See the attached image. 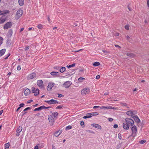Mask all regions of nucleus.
Masks as SVG:
<instances>
[{"mask_svg": "<svg viewBox=\"0 0 149 149\" xmlns=\"http://www.w3.org/2000/svg\"><path fill=\"white\" fill-rule=\"evenodd\" d=\"M90 92V89L88 87L84 88L82 89L81 91V94L83 96L89 94Z\"/></svg>", "mask_w": 149, "mask_h": 149, "instance_id": "obj_1", "label": "nucleus"}, {"mask_svg": "<svg viewBox=\"0 0 149 149\" xmlns=\"http://www.w3.org/2000/svg\"><path fill=\"white\" fill-rule=\"evenodd\" d=\"M132 131V134L130 136L135 137L136 135L137 127L136 126L134 125L131 128Z\"/></svg>", "mask_w": 149, "mask_h": 149, "instance_id": "obj_2", "label": "nucleus"}, {"mask_svg": "<svg viewBox=\"0 0 149 149\" xmlns=\"http://www.w3.org/2000/svg\"><path fill=\"white\" fill-rule=\"evenodd\" d=\"M126 122L129 126H132L134 123V122L133 120L130 118H127L125 119Z\"/></svg>", "mask_w": 149, "mask_h": 149, "instance_id": "obj_3", "label": "nucleus"}, {"mask_svg": "<svg viewBox=\"0 0 149 149\" xmlns=\"http://www.w3.org/2000/svg\"><path fill=\"white\" fill-rule=\"evenodd\" d=\"M23 11L22 10H19L16 13L15 18L18 19L23 14Z\"/></svg>", "mask_w": 149, "mask_h": 149, "instance_id": "obj_4", "label": "nucleus"}, {"mask_svg": "<svg viewBox=\"0 0 149 149\" xmlns=\"http://www.w3.org/2000/svg\"><path fill=\"white\" fill-rule=\"evenodd\" d=\"M37 85L40 88H44L43 83L42 80H38L37 81Z\"/></svg>", "mask_w": 149, "mask_h": 149, "instance_id": "obj_5", "label": "nucleus"}, {"mask_svg": "<svg viewBox=\"0 0 149 149\" xmlns=\"http://www.w3.org/2000/svg\"><path fill=\"white\" fill-rule=\"evenodd\" d=\"M12 25V22H9L5 24L3 26V29H7L10 28Z\"/></svg>", "mask_w": 149, "mask_h": 149, "instance_id": "obj_6", "label": "nucleus"}, {"mask_svg": "<svg viewBox=\"0 0 149 149\" xmlns=\"http://www.w3.org/2000/svg\"><path fill=\"white\" fill-rule=\"evenodd\" d=\"M44 102L47 103L49 104H53L59 103L58 102L57 100H54L53 99H51L49 100H45L44 101Z\"/></svg>", "mask_w": 149, "mask_h": 149, "instance_id": "obj_7", "label": "nucleus"}, {"mask_svg": "<svg viewBox=\"0 0 149 149\" xmlns=\"http://www.w3.org/2000/svg\"><path fill=\"white\" fill-rule=\"evenodd\" d=\"M36 74L35 72H33L31 74H29L27 77V79L28 80L31 79L35 77Z\"/></svg>", "mask_w": 149, "mask_h": 149, "instance_id": "obj_8", "label": "nucleus"}, {"mask_svg": "<svg viewBox=\"0 0 149 149\" xmlns=\"http://www.w3.org/2000/svg\"><path fill=\"white\" fill-rule=\"evenodd\" d=\"M31 91L32 92L34 93L35 95L36 96L39 94V89L38 88H36L34 87H32Z\"/></svg>", "mask_w": 149, "mask_h": 149, "instance_id": "obj_9", "label": "nucleus"}, {"mask_svg": "<svg viewBox=\"0 0 149 149\" xmlns=\"http://www.w3.org/2000/svg\"><path fill=\"white\" fill-rule=\"evenodd\" d=\"M48 118L49 121L52 124V125H53V123L54 122L55 120L56 119H54L52 115H49L48 116Z\"/></svg>", "mask_w": 149, "mask_h": 149, "instance_id": "obj_10", "label": "nucleus"}, {"mask_svg": "<svg viewBox=\"0 0 149 149\" xmlns=\"http://www.w3.org/2000/svg\"><path fill=\"white\" fill-rule=\"evenodd\" d=\"M126 114L129 116H131V117H133L135 115L136 113V111H127L126 112Z\"/></svg>", "mask_w": 149, "mask_h": 149, "instance_id": "obj_11", "label": "nucleus"}, {"mask_svg": "<svg viewBox=\"0 0 149 149\" xmlns=\"http://www.w3.org/2000/svg\"><path fill=\"white\" fill-rule=\"evenodd\" d=\"M54 86V83H53L50 82L48 84V85L47 87V89L48 91H51L52 88Z\"/></svg>", "mask_w": 149, "mask_h": 149, "instance_id": "obj_12", "label": "nucleus"}, {"mask_svg": "<svg viewBox=\"0 0 149 149\" xmlns=\"http://www.w3.org/2000/svg\"><path fill=\"white\" fill-rule=\"evenodd\" d=\"M22 130V126H19L17 128V133L16 134V136H18L20 135L19 133L21 132Z\"/></svg>", "mask_w": 149, "mask_h": 149, "instance_id": "obj_13", "label": "nucleus"}, {"mask_svg": "<svg viewBox=\"0 0 149 149\" xmlns=\"http://www.w3.org/2000/svg\"><path fill=\"white\" fill-rule=\"evenodd\" d=\"M71 82L70 81H68L66 82L64 84V86L66 88H68L71 85Z\"/></svg>", "mask_w": 149, "mask_h": 149, "instance_id": "obj_14", "label": "nucleus"}, {"mask_svg": "<svg viewBox=\"0 0 149 149\" xmlns=\"http://www.w3.org/2000/svg\"><path fill=\"white\" fill-rule=\"evenodd\" d=\"M92 126L93 127L99 129L100 130H101V126L97 124L93 123L91 124Z\"/></svg>", "mask_w": 149, "mask_h": 149, "instance_id": "obj_15", "label": "nucleus"}, {"mask_svg": "<svg viewBox=\"0 0 149 149\" xmlns=\"http://www.w3.org/2000/svg\"><path fill=\"white\" fill-rule=\"evenodd\" d=\"M6 18L5 16H2L0 19V24L4 23L6 21Z\"/></svg>", "mask_w": 149, "mask_h": 149, "instance_id": "obj_16", "label": "nucleus"}, {"mask_svg": "<svg viewBox=\"0 0 149 149\" xmlns=\"http://www.w3.org/2000/svg\"><path fill=\"white\" fill-rule=\"evenodd\" d=\"M62 132L61 130H59L54 133V135L56 137H58L61 134Z\"/></svg>", "mask_w": 149, "mask_h": 149, "instance_id": "obj_17", "label": "nucleus"}, {"mask_svg": "<svg viewBox=\"0 0 149 149\" xmlns=\"http://www.w3.org/2000/svg\"><path fill=\"white\" fill-rule=\"evenodd\" d=\"M9 13V11L8 10H5L2 11L0 10V15H3L7 13L8 14Z\"/></svg>", "mask_w": 149, "mask_h": 149, "instance_id": "obj_18", "label": "nucleus"}, {"mask_svg": "<svg viewBox=\"0 0 149 149\" xmlns=\"http://www.w3.org/2000/svg\"><path fill=\"white\" fill-rule=\"evenodd\" d=\"M132 118L134 119L136 123H138L139 122L140 120L137 116L134 115Z\"/></svg>", "mask_w": 149, "mask_h": 149, "instance_id": "obj_19", "label": "nucleus"}, {"mask_svg": "<svg viewBox=\"0 0 149 149\" xmlns=\"http://www.w3.org/2000/svg\"><path fill=\"white\" fill-rule=\"evenodd\" d=\"M52 115L54 117L55 119H56L57 118L58 113L57 112H54L52 113Z\"/></svg>", "mask_w": 149, "mask_h": 149, "instance_id": "obj_20", "label": "nucleus"}, {"mask_svg": "<svg viewBox=\"0 0 149 149\" xmlns=\"http://www.w3.org/2000/svg\"><path fill=\"white\" fill-rule=\"evenodd\" d=\"M106 109H113L114 110H118V108L114 107H113L110 106H108L107 107H106Z\"/></svg>", "mask_w": 149, "mask_h": 149, "instance_id": "obj_21", "label": "nucleus"}, {"mask_svg": "<svg viewBox=\"0 0 149 149\" xmlns=\"http://www.w3.org/2000/svg\"><path fill=\"white\" fill-rule=\"evenodd\" d=\"M129 125L127 123H124L123 124V128L125 130H128L129 129Z\"/></svg>", "mask_w": 149, "mask_h": 149, "instance_id": "obj_22", "label": "nucleus"}, {"mask_svg": "<svg viewBox=\"0 0 149 149\" xmlns=\"http://www.w3.org/2000/svg\"><path fill=\"white\" fill-rule=\"evenodd\" d=\"M24 94L26 96L29 95L30 93V91L29 89H26L24 91Z\"/></svg>", "mask_w": 149, "mask_h": 149, "instance_id": "obj_23", "label": "nucleus"}, {"mask_svg": "<svg viewBox=\"0 0 149 149\" xmlns=\"http://www.w3.org/2000/svg\"><path fill=\"white\" fill-rule=\"evenodd\" d=\"M6 50L5 49H3L0 51V56H2L6 52Z\"/></svg>", "mask_w": 149, "mask_h": 149, "instance_id": "obj_24", "label": "nucleus"}, {"mask_svg": "<svg viewBox=\"0 0 149 149\" xmlns=\"http://www.w3.org/2000/svg\"><path fill=\"white\" fill-rule=\"evenodd\" d=\"M91 117L90 113H88L86 116H84L83 117V118L86 119Z\"/></svg>", "mask_w": 149, "mask_h": 149, "instance_id": "obj_25", "label": "nucleus"}, {"mask_svg": "<svg viewBox=\"0 0 149 149\" xmlns=\"http://www.w3.org/2000/svg\"><path fill=\"white\" fill-rule=\"evenodd\" d=\"M18 3L20 6H23L24 4V0H18Z\"/></svg>", "mask_w": 149, "mask_h": 149, "instance_id": "obj_26", "label": "nucleus"}, {"mask_svg": "<svg viewBox=\"0 0 149 149\" xmlns=\"http://www.w3.org/2000/svg\"><path fill=\"white\" fill-rule=\"evenodd\" d=\"M100 64V63L99 62H95L93 63V65L94 67H96L99 65Z\"/></svg>", "mask_w": 149, "mask_h": 149, "instance_id": "obj_27", "label": "nucleus"}, {"mask_svg": "<svg viewBox=\"0 0 149 149\" xmlns=\"http://www.w3.org/2000/svg\"><path fill=\"white\" fill-rule=\"evenodd\" d=\"M66 68L65 67H63L60 69V71L61 73L64 72Z\"/></svg>", "mask_w": 149, "mask_h": 149, "instance_id": "obj_28", "label": "nucleus"}, {"mask_svg": "<svg viewBox=\"0 0 149 149\" xmlns=\"http://www.w3.org/2000/svg\"><path fill=\"white\" fill-rule=\"evenodd\" d=\"M58 73L56 72H52L50 73V74L53 76L57 75Z\"/></svg>", "mask_w": 149, "mask_h": 149, "instance_id": "obj_29", "label": "nucleus"}, {"mask_svg": "<svg viewBox=\"0 0 149 149\" xmlns=\"http://www.w3.org/2000/svg\"><path fill=\"white\" fill-rule=\"evenodd\" d=\"M10 146V144L9 143H6L5 145V149H9V148Z\"/></svg>", "mask_w": 149, "mask_h": 149, "instance_id": "obj_30", "label": "nucleus"}, {"mask_svg": "<svg viewBox=\"0 0 149 149\" xmlns=\"http://www.w3.org/2000/svg\"><path fill=\"white\" fill-rule=\"evenodd\" d=\"M75 63H74L72 64V65H67L66 67H67L68 68H70L72 67H74L75 66Z\"/></svg>", "mask_w": 149, "mask_h": 149, "instance_id": "obj_31", "label": "nucleus"}, {"mask_svg": "<svg viewBox=\"0 0 149 149\" xmlns=\"http://www.w3.org/2000/svg\"><path fill=\"white\" fill-rule=\"evenodd\" d=\"M91 115V117L92 116L97 115L98 114V113L97 112H93L90 113Z\"/></svg>", "mask_w": 149, "mask_h": 149, "instance_id": "obj_32", "label": "nucleus"}, {"mask_svg": "<svg viewBox=\"0 0 149 149\" xmlns=\"http://www.w3.org/2000/svg\"><path fill=\"white\" fill-rule=\"evenodd\" d=\"M72 126L71 125H68L65 128L66 130H69L71 129L72 128Z\"/></svg>", "mask_w": 149, "mask_h": 149, "instance_id": "obj_33", "label": "nucleus"}, {"mask_svg": "<svg viewBox=\"0 0 149 149\" xmlns=\"http://www.w3.org/2000/svg\"><path fill=\"white\" fill-rule=\"evenodd\" d=\"M83 80H85V78L83 77H80L78 79V81L80 82H81Z\"/></svg>", "mask_w": 149, "mask_h": 149, "instance_id": "obj_34", "label": "nucleus"}, {"mask_svg": "<svg viewBox=\"0 0 149 149\" xmlns=\"http://www.w3.org/2000/svg\"><path fill=\"white\" fill-rule=\"evenodd\" d=\"M3 38L0 36V45H1L3 43Z\"/></svg>", "mask_w": 149, "mask_h": 149, "instance_id": "obj_35", "label": "nucleus"}, {"mask_svg": "<svg viewBox=\"0 0 149 149\" xmlns=\"http://www.w3.org/2000/svg\"><path fill=\"white\" fill-rule=\"evenodd\" d=\"M38 28L40 29H41L43 28L42 25L41 24H38L37 26Z\"/></svg>", "mask_w": 149, "mask_h": 149, "instance_id": "obj_36", "label": "nucleus"}, {"mask_svg": "<svg viewBox=\"0 0 149 149\" xmlns=\"http://www.w3.org/2000/svg\"><path fill=\"white\" fill-rule=\"evenodd\" d=\"M41 107L40 106V107L38 108H36L34 110L35 111H40L42 109Z\"/></svg>", "mask_w": 149, "mask_h": 149, "instance_id": "obj_37", "label": "nucleus"}, {"mask_svg": "<svg viewBox=\"0 0 149 149\" xmlns=\"http://www.w3.org/2000/svg\"><path fill=\"white\" fill-rule=\"evenodd\" d=\"M146 140H141L139 141V143L140 144H143L146 142Z\"/></svg>", "mask_w": 149, "mask_h": 149, "instance_id": "obj_38", "label": "nucleus"}, {"mask_svg": "<svg viewBox=\"0 0 149 149\" xmlns=\"http://www.w3.org/2000/svg\"><path fill=\"white\" fill-rule=\"evenodd\" d=\"M63 107V106H62V105H60V106H58L56 108V109H61Z\"/></svg>", "mask_w": 149, "mask_h": 149, "instance_id": "obj_39", "label": "nucleus"}, {"mask_svg": "<svg viewBox=\"0 0 149 149\" xmlns=\"http://www.w3.org/2000/svg\"><path fill=\"white\" fill-rule=\"evenodd\" d=\"M125 29L127 30H129V27L128 25H126L125 26Z\"/></svg>", "mask_w": 149, "mask_h": 149, "instance_id": "obj_40", "label": "nucleus"}, {"mask_svg": "<svg viewBox=\"0 0 149 149\" xmlns=\"http://www.w3.org/2000/svg\"><path fill=\"white\" fill-rule=\"evenodd\" d=\"M80 125L81 126H84L83 127H84V122L83 121H81L80 123Z\"/></svg>", "mask_w": 149, "mask_h": 149, "instance_id": "obj_41", "label": "nucleus"}, {"mask_svg": "<svg viewBox=\"0 0 149 149\" xmlns=\"http://www.w3.org/2000/svg\"><path fill=\"white\" fill-rule=\"evenodd\" d=\"M127 55L129 56H132V54L130 53H127Z\"/></svg>", "mask_w": 149, "mask_h": 149, "instance_id": "obj_42", "label": "nucleus"}, {"mask_svg": "<svg viewBox=\"0 0 149 149\" xmlns=\"http://www.w3.org/2000/svg\"><path fill=\"white\" fill-rule=\"evenodd\" d=\"M41 108L42 109H48V108H47V107H45L44 105H42L41 106Z\"/></svg>", "mask_w": 149, "mask_h": 149, "instance_id": "obj_43", "label": "nucleus"}, {"mask_svg": "<svg viewBox=\"0 0 149 149\" xmlns=\"http://www.w3.org/2000/svg\"><path fill=\"white\" fill-rule=\"evenodd\" d=\"M83 49H80L78 50H73V51H72V52H79L81 50H82Z\"/></svg>", "mask_w": 149, "mask_h": 149, "instance_id": "obj_44", "label": "nucleus"}, {"mask_svg": "<svg viewBox=\"0 0 149 149\" xmlns=\"http://www.w3.org/2000/svg\"><path fill=\"white\" fill-rule=\"evenodd\" d=\"M127 8L130 11H131L132 10V9L131 8L129 5H128L127 6Z\"/></svg>", "mask_w": 149, "mask_h": 149, "instance_id": "obj_45", "label": "nucleus"}, {"mask_svg": "<svg viewBox=\"0 0 149 149\" xmlns=\"http://www.w3.org/2000/svg\"><path fill=\"white\" fill-rule=\"evenodd\" d=\"M30 108L29 107H27L24 109V111H25L26 110H30Z\"/></svg>", "mask_w": 149, "mask_h": 149, "instance_id": "obj_46", "label": "nucleus"}, {"mask_svg": "<svg viewBox=\"0 0 149 149\" xmlns=\"http://www.w3.org/2000/svg\"><path fill=\"white\" fill-rule=\"evenodd\" d=\"M24 104L23 103H21V104H19V107L21 108V107H24Z\"/></svg>", "mask_w": 149, "mask_h": 149, "instance_id": "obj_47", "label": "nucleus"}, {"mask_svg": "<svg viewBox=\"0 0 149 149\" xmlns=\"http://www.w3.org/2000/svg\"><path fill=\"white\" fill-rule=\"evenodd\" d=\"M121 104L122 106H124L125 107L127 106V104L126 103H122Z\"/></svg>", "mask_w": 149, "mask_h": 149, "instance_id": "obj_48", "label": "nucleus"}, {"mask_svg": "<svg viewBox=\"0 0 149 149\" xmlns=\"http://www.w3.org/2000/svg\"><path fill=\"white\" fill-rule=\"evenodd\" d=\"M17 70H21V67L20 65H18L17 67Z\"/></svg>", "mask_w": 149, "mask_h": 149, "instance_id": "obj_49", "label": "nucleus"}, {"mask_svg": "<svg viewBox=\"0 0 149 149\" xmlns=\"http://www.w3.org/2000/svg\"><path fill=\"white\" fill-rule=\"evenodd\" d=\"M33 101L32 100H30L27 101V103H29L33 102Z\"/></svg>", "mask_w": 149, "mask_h": 149, "instance_id": "obj_50", "label": "nucleus"}, {"mask_svg": "<svg viewBox=\"0 0 149 149\" xmlns=\"http://www.w3.org/2000/svg\"><path fill=\"white\" fill-rule=\"evenodd\" d=\"M54 68L55 69H56V70H58L60 68V67H54Z\"/></svg>", "mask_w": 149, "mask_h": 149, "instance_id": "obj_51", "label": "nucleus"}, {"mask_svg": "<svg viewBox=\"0 0 149 149\" xmlns=\"http://www.w3.org/2000/svg\"><path fill=\"white\" fill-rule=\"evenodd\" d=\"M100 108V107L99 106H94L93 107V109H95L96 108Z\"/></svg>", "mask_w": 149, "mask_h": 149, "instance_id": "obj_52", "label": "nucleus"}, {"mask_svg": "<svg viewBox=\"0 0 149 149\" xmlns=\"http://www.w3.org/2000/svg\"><path fill=\"white\" fill-rule=\"evenodd\" d=\"M118 127V125L117 124H115L113 126V127L115 128H116Z\"/></svg>", "mask_w": 149, "mask_h": 149, "instance_id": "obj_53", "label": "nucleus"}, {"mask_svg": "<svg viewBox=\"0 0 149 149\" xmlns=\"http://www.w3.org/2000/svg\"><path fill=\"white\" fill-rule=\"evenodd\" d=\"M29 46H27V47H26L25 48V50H28L29 49Z\"/></svg>", "mask_w": 149, "mask_h": 149, "instance_id": "obj_54", "label": "nucleus"}, {"mask_svg": "<svg viewBox=\"0 0 149 149\" xmlns=\"http://www.w3.org/2000/svg\"><path fill=\"white\" fill-rule=\"evenodd\" d=\"M147 4L149 8V0H147Z\"/></svg>", "mask_w": 149, "mask_h": 149, "instance_id": "obj_55", "label": "nucleus"}, {"mask_svg": "<svg viewBox=\"0 0 149 149\" xmlns=\"http://www.w3.org/2000/svg\"><path fill=\"white\" fill-rule=\"evenodd\" d=\"M100 78V76L99 75H97L96 77V79H98Z\"/></svg>", "mask_w": 149, "mask_h": 149, "instance_id": "obj_56", "label": "nucleus"}, {"mask_svg": "<svg viewBox=\"0 0 149 149\" xmlns=\"http://www.w3.org/2000/svg\"><path fill=\"white\" fill-rule=\"evenodd\" d=\"M100 109H106V107L105 106H102L101 107H100Z\"/></svg>", "mask_w": 149, "mask_h": 149, "instance_id": "obj_57", "label": "nucleus"}, {"mask_svg": "<svg viewBox=\"0 0 149 149\" xmlns=\"http://www.w3.org/2000/svg\"><path fill=\"white\" fill-rule=\"evenodd\" d=\"M34 149H39L38 146L37 145L36 146L34 147Z\"/></svg>", "mask_w": 149, "mask_h": 149, "instance_id": "obj_58", "label": "nucleus"}, {"mask_svg": "<svg viewBox=\"0 0 149 149\" xmlns=\"http://www.w3.org/2000/svg\"><path fill=\"white\" fill-rule=\"evenodd\" d=\"M109 120L110 122H111L113 120V119L112 118H109Z\"/></svg>", "mask_w": 149, "mask_h": 149, "instance_id": "obj_59", "label": "nucleus"}, {"mask_svg": "<svg viewBox=\"0 0 149 149\" xmlns=\"http://www.w3.org/2000/svg\"><path fill=\"white\" fill-rule=\"evenodd\" d=\"M3 112V110H1L0 111V116L2 114Z\"/></svg>", "mask_w": 149, "mask_h": 149, "instance_id": "obj_60", "label": "nucleus"}, {"mask_svg": "<svg viewBox=\"0 0 149 149\" xmlns=\"http://www.w3.org/2000/svg\"><path fill=\"white\" fill-rule=\"evenodd\" d=\"M126 38L127 40H129L130 38V37L128 36H127Z\"/></svg>", "mask_w": 149, "mask_h": 149, "instance_id": "obj_61", "label": "nucleus"}, {"mask_svg": "<svg viewBox=\"0 0 149 149\" xmlns=\"http://www.w3.org/2000/svg\"><path fill=\"white\" fill-rule=\"evenodd\" d=\"M108 94H109L108 92H106L104 94V95H107Z\"/></svg>", "mask_w": 149, "mask_h": 149, "instance_id": "obj_62", "label": "nucleus"}, {"mask_svg": "<svg viewBox=\"0 0 149 149\" xmlns=\"http://www.w3.org/2000/svg\"><path fill=\"white\" fill-rule=\"evenodd\" d=\"M24 30V28H21L20 31V32H21L22 31H23Z\"/></svg>", "mask_w": 149, "mask_h": 149, "instance_id": "obj_63", "label": "nucleus"}, {"mask_svg": "<svg viewBox=\"0 0 149 149\" xmlns=\"http://www.w3.org/2000/svg\"><path fill=\"white\" fill-rule=\"evenodd\" d=\"M115 46L116 47H120L118 45H115Z\"/></svg>", "mask_w": 149, "mask_h": 149, "instance_id": "obj_64", "label": "nucleus"}]
</instances>
